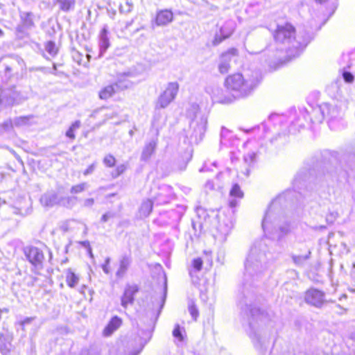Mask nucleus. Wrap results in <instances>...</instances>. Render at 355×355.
<instances>
[{
  "instance_id": "nucleus-12",
  "label": "nucleus",
  "mask_w": 355,
  "mask_h": 355,
  "mask_svg": "<svg viewBox=\"0 0 355 355\" xmlns=\"http://www.w3.org/2000/svg\"><path fill=\"white\" fill-rule=\"evenodd\" d=\"M238 57L237 49L232 48L223 53L220 57L218 63V71L220 73H227L231 67L232 61H235Z\"/></svg>"
},
{
  "instance_id": "nucleus-52",
  "label": "nucleus",
  "mask_w": 355,
  "mask_h": 355,
  "mask_svg": "<svg viewBox=\"0 0 355 355\" xmlns=\"http://www.w3.org/2000/svg\"><path fill=\"white\" fill-rule=\"evenodd\" d=\"M12 71V69L11 67H10L8 65H6L5 67V73L6 75L10 76L11 74Z\"/></svg>"
},
{
  "instance_id": "nucleus-17",
  "label": "nucleus",
  "mask_w": 355,
  "mask_h": 355,
  "mask_svg": "<svg viewBox=\"0 0 355 355\" xmlns=\"http://www.w3.org/2000/svg\"><path fill=\"white\" fill-rule=\"evenodd\" d=\"M99 54L98 57L101 58L107 49L110 47V41L108 38V28L106 25L103 26L99 34Z\"/></svg>"
},
{
  "instance_id": "nucleus-36",
  "label": "nucleus",
  "mask_w": 355,
  "mask_h": 355,
  "mask_svg": "<svg viewBox=\"0 0 355 355\" xmlns=\"http://www.w3.org/2000/svg\"><path fill=\"white\" fill-rule=\"evenodd\" d=\"M14 125L13 121L9 119L4 121L2 124L0 125V134L3 132L9 131L12 128Z\"/></svg>"
},
{
  "instance_id": "nucleus-53",
  "label": "nucleus",
  "mask_w": 355,
  "mask_h": 355,
  "mask_svg": "<svg viewBox=\"0 0 355 355\" xmlns=\"http://www.w3.org/2000/svg\"><path fill=\"white\" fill-rule=\"evenodd\" d=\"M205 187L207 189H214V183L212 181H207L205 184Z\"/></svg>"
},
{
  "instance_id": "nucleus-57",
  "label": "nucleus",
  "mask_w": 355,
  "mask_h": 355,
  "mask_svg": "<svg viewBox=\"0 0 355 355\" xmlns=\"http://www.w3.org/2000/svg\"><path fill=\"white\" fill-rule=\"evenodd\" d=\"M133 21H134V20H133V19H132V20H130V21H127V22L125 23V28H129V27H130V26L133 24Z\"/></svg>"
},
{
  "instance_id": "nucleus-46",
  "label": "nucleus",
  "mask_w": 355,
  "mask_h": 355,
  "mask_svg": "<svg viewBox=\"0 0 355 355\" xmlns=\"http://www.w3.org/2000/svg\"><path fill=\"white\" fill-rule=\"evenodd\" d=\"M125 166L124 164L119 165L116 167L115 170L114 177H117L122 174L125 171Z\"/></svg>"
},
{
  "instance_id": "nucleus-11",
  "label": "nucleus",
  "mask_w": 355,
  "mask_h": 355,
  "mask_svg": "<svg viewBox=\"0 0 355 355\" xmlns=\"http://www.w3.org/2000/svg\"><path fill=\"white\" fill-rule=\"evenodd\" d=\"M275 207L276 203L272 202L265 214L262 221V227L264 232H270L276 230L279 217L275 212Z\"/></svg>"
},
{
  "instance_id": "nucleus-37",
  "label": "nucleus",
  "mask_w": 355,
  "mask_h": 355,
  "mask_svg": "<svg viewBox=\"0 0 355 355\" xmlns=\"http://www.w3.org/2000/svg\"><path fill=\"white\" fill-rule=\"evenodd\" d=\"M278 229L279 231V239L281 237L286 235L287 234H288L291 231L290 225L287 223L284 225H279L278 227Z\"/></svg>"
},
{
  "instance_id": "nucleus-19",
  "label": "nucleus",
  "mask_w": 355,
  "mask_h": 355,
  "mask_svg": "<svg viewBox=\"0 0 355 355\" xmlns=\"http://www.w3.org/2000/svg\"><path fill=\"white\" fill-rule=\"evenodd\" d=\"M142 349V345H137L133 341L128 342L119 349L118 355H139Z\"/></svg>"
},
{
  "instance_id": "nucleus-10",
  "label": "nucleus",
  "mask_w": 355,
  "mask_h": 355,
  "mask_svg": "<svg viewBox=\"0 0 355 355\" xmlns=\"http://www.w3.org/2000/svg\"><path fill=\"white\" fill-rule=\"evenodd\" d=\"M24 254L28 261L35 268H42L44 256L42 250L34 246L26 247L24 248Z\"/></svg>"
},
{
  "instance_id": "nucleus-2",
  "label": "nucleus",
  "mask_w": 355,
  "mask_h": 355,
  "mask_svg": "<svg viewBox=\"0 0 355 355\" xmlns=\"http://www.w3.org/2000/svg\"><path fill=\"white\" fill-rule=\"evenodd\" d=\"M295 35V28L289 23L283 25H278L274 33V38L277 42L288 44L287 53L297 56L302 51L306 46L311 40L310 35L304 32L297 37H293Z\"/></svg>"
},
{
  "instance_id": "nucleus-63",
  "label": "nucleus",
  "mask_w": 355,
  "mask_h": 355,
  "mask_svg": "<svg viewBox=\"0 0 355 355\" xmlns=\"http://www.w3.org/2000/svg\"><path fill=\"white\" fill-rule=\"evenodd\" d=\"M352 338L355 340V331L352 334Z\"/></svg>"
},
{
  "instance_id": "nucleus-21",
  "label": "nucleus",
  "mask_w": 355,
  "mask_h": 355,
  "mask_svg": "<svg viewBox=\"0 0 355 355\" xmlns=\"http://www.w3.org/2000/svg\"><path fill=\"white\" fill-rule=\"evenodd\" d=\"M121 319L117 316L113 317L103 330V336H110L121 324Z\"/></svg>"
},
{
  "instance_id": "nucleus-45",
  "label": "nucleus",
  "mask_w": 355,
  "mask_h": 355,
  "mask_svg": "<svg viewBox=\"0 0 355 355\" xmlns=\"http://www.w3.org/2000/svg\"><path fill=\"white\" fill-rule=\"evenodd\" d=\"M96 168V163H93L89 165L87 168L83 172V175L87 176L89 174H92Z\"/></svg>"
},
{
  "instance_id": "nucleus-9",
  "label": "nucleus",
  "mask_w": 355,
  "mask_h": 355,
  "mask_svg": "<svg viewBox=\"0 0 355 355\" xmlns=\"http://www.w3.org/2000/svg\"><path fill=\"white\" fill-rule=\"evenodd\" d=\"M265 254L261 253L258 254L257 259V249L254 247L250 250V252L246 259L245 268L246 272L249 275L256 273L261 268V262L264 259Z\"/></svg>"
},
{
  "instance_id": "nucleus-1",
  "label": "nucleus",
  "mask_w": 355,
  "mask_h": 355,
  "mask_svg": "<svg viewBox=\"0 0 355 355\" xmlns=\"http://www.w3.org/2000/svg\"><path fill=\"white\" fill-rule=\"evenodd\" d=\"M244 310L250 315V337L256 349L260 353L263 354L266 351L268 344L272 322L266 311L261 310L256 306L245 304Z\"/></svg>"
},
{
  "instance_id": "nucleus-18",
  "label": "nucleus",
  "mask_w": 355,
  "mask_h": 355,
  "mask_svg": "<svg viewBox=\"0 0 355 355\" xmlns=\"http://www.w3.org/2000/svg\"><path fill=\"white\" fill-rule=\"evenodd\" d=\"M243 192L238 184H234L230 191L229 206L231 208L236 207L239 200L243 198Z\"/></svg>"
},
{
  "instance_id": "nucleus-50",
  "label": "nucleus",
  "mask_w": 355,
  "mask_h": 355,
  "mask_svg": "<svg viewBox=\"0 0 355 355\" xmlns=\"http://www.w3.org/2000/svg\"><path fill=\"white\" fill-rule=\"evenodd\" d=\"M33 320H34V318H32V317L26 318L24 320H22L20 324L21 326H24L27 324L31 323Z\"/></svg>"
},
{
  "instance_id": "nucleus-22",
  "label": "nucleus",
  "mask_w": 355,
  "mask_h": 355,
  "mask_svg": "<svg viewBox=\"0 0 355 355\" xmlns=\"http://www.w3.org/2000/svg\"><path fill=\"white\" fill-rule=\"evenodd\" d=\"M157 147V141L151 140L148 144H146L142 150L141 159L143 161L148 160L151 155L154 153L155 148Z\"/></svg>"
},
{
  "instance_id": "nucleus-20",
  "label": "nucleus",
  "mask_w": 355,
  "mask_h": 355,
  "mask_svg": "<svg viewBox=\"0 0 355 355\" xmlns=\"http://www.w3.org/2000/svg\"><path fill=\"white\" fill-rule=\"evenodd\" d=\"M173 19V13L169 10H162L157 12L155 23L157 26H166Z\"/></svg>"
},
{
  "instance_id": "nucleus-3",
  "label": "nucleus",
  "mask_w": 355,
  "mask_h": 355,
  "mask_svg": "<svg viewBox=\"0 0 355 355\" xmlns=\"http://www.w3.org/2000/svg\"><path fill=\"white\" fill-rule=\"evenodd\" d=\"M259 82L257 73L256 77L248 79L238 73L227 77L225 85L235 98H243L250 94Z\"/></svg>"
},
{
  "instance_id": "nucleus-13",
  "label": "nucleus",
  "mask_w": 355,
  "mask_h": 355,
  "mask_svg": "<svg viewBox=\"0 0 355 355\" xmlns=\"http://www.w3.org/2000/svg\"><path fill=\"white\" fill-rule=\"evenodd\" d=\"M305 302L315 307L320 308L327 302L324 299V293L315 289L310 288L304 296Z\"/></svg>"
},
{
  "instance_id": "nucleus-38",
  "label": "nucleus",
  "mask_w": 355,
  "mask_h": 355,
  "mask_svg": "<svg viewBox=\"0 0 355 355\" xmlns=\"http://www.w3.org/2000/svg\"><path fill=\"white\" fill-rule=\"evenodd\" d=\"M116 162V159L112 155H106L103 159V163L105 166L108 167H112L114 166Z\"/></svg>"
},
{
  "instance_id": "nucleus-4",
  "label": "nucleus",
  "mask_w": 355,
  "mask_h": 355,
  "mask_svg": "<svg viewBox=\"0 0 355 355\" xmlns=\"http://www.w3.org/2000/svg\"><path fill=\"white\" fill-rule=\"evenodd\" d=\"M322 112L327 114L328 123L331 129L338 130L345 127L343 120L344 110L341 105L325 104Z\"/></svg>"
},
{
  "instance_id": "nucleus-41",
  "label": "nucleus",
  "mask_w": 355,
  "mask_h": 355,
  "mask_svg": "<svg viewBox=\"0 0 355 355\" xmlns=\"http://www.w3.org/2000/svg\"><path fill=\"white\" fill-rule=\"evenodd\" d=\"M110 261H111L110 257H106L105 259L104 263L102 264V266H101L103 271L107 275H109L111 272L110 266Z\"/></svg>"
},
{
  "instance_id": "nucleus-54",
  "label": "nucleus",
  "mask_w": 355,
  "mask_h": 355,
  "mask_svg": "<svg viewBox=\"0 0 355 355\" xmlns=\"http://www.w3.org/2000/svg\"><path fill=\"white\" fill-rule=\"evenodd\" d=\"M49 72L53 75H55V76L57 75V65L55 63L53 64V70L51 71H49Z\"/></svg>"
},
{
  "instance_id": "nucleus-62",
  "label": "nucleus",
  "mask_w": 355,
  "mask_h": 355,
  "mask_svg": "<svg viewBox=\"0 0 355 355\" xmlns=\"http://www.w3.org/2000/svg\"><path fill=\"white\" fill-rule=\"evenodd\" d=\"M88 252H89V254L90 257H93V254H92L91 248H89Z\"/></svg>"
},
{
  "instance_id": "nucleus-55",
  "label": "nucleus",
  "mask_w": 355,
  "mask_h": 355,
  "mask_svg": "<svg viewBox=\"0 0 355 355\" xmlns=\"http://www.w3.org/2000/svg\"><path fill=\"white\" fill-rule=\"evenodd\" d=\"M280 117L277 114H272L269 116V120L271 121H275L277 119H279Z\"/></svg>"
},
{
  "instance_id": "nucleus-27",
  "label": "nucleus",
  "mask_w": 355,
  "mask_h": 355,
  "mask_svg": "<svg viewBox=\"0 0 355 355\" xmlns=\"http://www.w3.org/2000/svg\"><path fill=\"white\" fill-rule=\"evenodd\" d=\"M114 85H108L102 89L99 92L101 99L106 100L110 98L115 92Z\"/></svg>"
},
{
  "instance_id": "nucleus-14",
  "label": "nucleus",
  "mask_w": 355,
  "mask_h": 355,
  "mask_svg": "<svg viewBox=\"0 0 355 355\" xmlns=\"http://www.w3.org/2000/svg\"><path fill=\"white\" fill-rule=\"evenodd\" d=\"M139 288L137 285L128 284L124 290V293L121 297V305L126 308L128 304H132L135 300V295L138 292Z\"/></svg>"
},
{
  "instance_id": "nucleus-8",
  "label": "nucleus",
  "mask_w": 355,
  "mask_h": 355,
  "mask_svg": "<svg viewBox=\"0 0 355 355\" xmlns=\"http://www.w3.org/2000/svg\"><path fill=\"white\" fill-rule=\"evenodd\" d=\"M166 282H165L163 292L153 296L150 299V304H148L146 311L150 316L156 318L159 316L166 301Z\"/></svg>"
},
{
  "instance_id": "nucleus-16",
  "label": "nucleus",
  "mask_w": 355,
  "mask_h": 355,
  "mask_svg": "<svg viewBox=\"0 0 355 355\" xmlns=\"http://www.w3.org/2000/svg\"><path fill=\"white\" fill-rule=\"evenodd\" d=\"M64 198L60 197L54 191L47 192L43 194L40 198V202L44 207H51L59 205Z\"/></svg>"
},
{
  "instance_id": "nucleus-34",
  "label": "nucleus",
  "mask_w": 355,
  "mask_h": 355,
  "mask_svg": "<svg viewBox=\"0 0 355 355\" xmlns=\"http://www.w3.org/2000/svg\"><path fill=\"white\" fill-rule=\"evenodd\" d=\"M46 51L52 56H55L58 53V48L54 42L49 41L45 45Z\"/></svg>"
},
{
  "instance_id": "nucleus-24",
  "label": "nucleus",
  "mask_w": 355,
  "mask_h": 355,
  "mask_svg": "<svg viewBox=\"0 0 355 355\" xmlns=\"http://www.w3.org/2000/svg\"><path fill=\"white\" fill-rule=\"evenodd\" d=\"M232 227L231 223H220L218 226V239L221 241L226 239L227 236L230 234Z\"/></svg>"
},
{
  "instance_id": "nucleus-26",
  "label": "nucleus",
  "mask_w": 355,
  "mask_h": 355,
  "mask_svg": "<svg viewBox=\"0 0 355 355\" xmlns=\"http://www.w3.org/2000/svg\"><path fill=\"white\" fill-rule=\"evenodd\" d=\"M60 10L68 12L74 9L76 0H56Z\"/></svg>"
},
{
  "instance_id": "nucleus-29",
  "label": "nucleus",
  "mask_w": 355,
  "mask_h": 355,
  "mask_svg": "<svg viewBox=\"0 0 355 355\" xmlns=\"http://www.w3.org/2000/svg\"><path fill=\"white\" fill-rule=\"evenodd\" d=\"M80 127V121H76L73 122L71 125L69 127L68 130L66 132V136L71 139H74L76 136L74 132L78 130Z\"/></svg>"
},
{
  "instance_id": "nucleus-64",
  "label": "nucleus",
  "mask_w": 355,
  "mask_h": 355,
  "mask_svg": "<svg viewBox=\"0 0 355 355\" xmlns=\"http://www.w3.org/2000/svg\"><path fill=\"white\" fill-rule=\"evenodd\" d=\"M3 31L0 28V37L3 36Z\"/></svg>"
},
{
  "instance_id": "nucleus-7",
  "label": "nucleus",
  "mask_w": 355,
  "mask_h": 355,
  "mask_svg": "<svg viewBox=\"0 0 355 355\" xmlns=\"http://www.w3.org/2000/svg\"><path fill=\"white\" fill-rule=\"evenodd\" d=\"M179 91L177 82L168 83L166 89L160 94L155 103V109L166 108L176 97Z\"/></svg>"
},
{
  "instance_id": "nucleus-6",
  "label": "nucleus",
  "mask_w": 355,
  "mask_h": 355,
  "mask_svg": "<svg viewBox=\"0 0 355 355\" xmlns=\"http://www.w3.org/2000/svg\"><path fill=\"white\" fill-rule=\"evenodd\" d=\"M19 22L16 26V33L19 38L23 39L28 37L29 31L35 27L36 15L31 11L19 10Z\"/></svg>"
},
{
  "instance_id": "nucleus-32",
  "label": "nucleus",
  "mask_w": 355,
  "mask_h": 355,
  "mask_svg": "<svg viewBox=\"0 0 355 355\" xmlns=\"http://www.w3.org/2000/svg\"><path fill=\"white\" fill-rule=\"evenodd\" d=\"M87 188H88L87 183L82 182L80 184L73 186L70 189V192H71V193H73V194L79 193L84 191Z\"/></svg>"
},
{
  "instance_id": "nucleus-59",
  "label": "nucleus",
  "mask_w": 355,
  "mask_h": 355,
  "mask_svg": "<svg viewBox=\"0 0 355 355\" xmlns=\"http://www.w3.org/2000/svg\"><path fill=\"white\" fill-rule=\"evenodd\" d=\"M37 70L44 72V73L47 72L45 67H40L37 69Z\"/></svg>"
},
{
  "instance_id": "nucleus-39",
  "label": "nucleus",
  "mask_w": 355,
  "mask_h": 355,
  "mask_svg": "<svg viewBox=\"0 0 355 355\" xmlns=\"http://www.w3.org/2000/svg\"><path fill=\"white\" fill-rule=\"evenodd\" d=\"M202 260L201 258H196L192 261L193 270L196 272H199L202 269Z\"/></svg>"
},
{
  "instance_id": "nucleus-43",
  "label": "nucleus",
  "mask_w": 355,
  "mask_h": 355,
  "mask_svg": "<svg viewBox=\"0 0 355 355\" xmlns=\"http://www.w3.org/2000/svg\"><path fill=\"white\" fill-rule=\"evenodd\" d=\"M337 212H329L326 216V220L328 223H333L338 217Z\"/></svg>"
},
{
  "instance_id": "nucleus-61",
  "label": "nucleus",
  "mask_w": 355,
  "mask_h": 355,
  "mask_svg": "<svg viewBox=\"0 0 355 355\" xmlns=\"http://www.w3.org/2000/svg\"><path fill=\"white\" fill-rule=\"evenodd\" d=\"M317 3H323L327 2L328 0H315Z\"/></svg>"
},
{
  "instance_id": "nucleus-60",
  "label": "nucleus",
  "mask_w": 355,
  "mask_h": 355,
  "mask_svg": "<svg viewBox=\"0 0 355 355\" xmlns=\"http://www.w3.org/2000/svg\"><path fill=\"white\" fill-rule=\"evenodd\" d=\"M281 355H294L291 352H286L282 353Z\"/></svg>"
},
{
  "instance_id": "nucleus-40",
  "label": "nucleus",
  "mask_w": 355,
  "mask_h": 355,
  "mask_svg": "<svg viewBox=\"0 0 355 355\" xmlns=\"http://www.w3.org/2000/svg\"><path fill=\"white\" fill-rule=\"evenodd\" d=\"M173 336L178 339L179 341L183 340V336L180 330V327L179 324H176L173 331Z\"/></svg>"
},
{
  "instance_id": "nucleus-23",
  "label": "nucleus",
  "mask_w": 355,
  "mask_h": 355,
  "mask_svg": "<svg viewBox=\"0 0 355 355\" xmlns=\"http://www.w3.org/2000/svg\"><path fill=\"white\" fill-rule=\"evenodd\" d=\"M66 282L70 288H74L79 282V276L76 275L71 268H68L65 271Z\"/></svg>"
},
{
  "instance_id": "nucleus-48",
  "label": "nucleus",
  "mask_w": 355,
  "mask_h": 355,
  "mask_svg": "<svg viewBox=\"0 0 355 355\" xmlns=\"http://www.w3.org/2000/svg\"><path fill=\"white\" fill-rule=\"evenodd\" d=\"M94 204V200L93 198H87L84 200L83 206L85 207H91Z\"/></svg>"
},
{
  "instance_id": "nucleus-58",
  "label": "nucleus",
  "mask_w": 355,
  "mask_h": 355,
  "mask_svg": "<svg viewBox=\"0 0 355 355\" xmlns=\"http://www.w3.org/2000/svg\"><path fill=\"white\" fill-rule=\"evenodd\" d=\"M82 244L85 246V247H89V241H83L82 243Z\"/></svg>"
},
{
  "instance_id": "nucleus-35",
  "label": "nucleus",
  "mask_w": 355,
  "mask_h": 355,
  "mask_svg": "<svg viewBox=\"0 0 355 355\" xmlns=\"http://www.w3.org/2000/svg\"><path fill=\"white\" fill-rule=\"evenodd\" d=\"M131 86V83L125 78L119 79L117 83L114 85V87L119 89H125Z\"/></svg>"
},
{
  "instance_id": "nucleus-42",
  "label": "nucleus",
  "mask_w": 355,
  "mask_h": 355,
  "mask_svg": "<svg viewBox=\"0 0 355 355\" xmlns=\"http://www.w3.org/2000/svg\"><path fill=\"white\" fill-rule=\"evenodd\" d=\"M10 344L8 345L6 343H2L0 344V352L3 355H7L10 352Z\"/></svg>"
},
{
  "instance_id": "nucleus-56",
  "label": "nucleus",
  "mask_w": 355,
  "mask_h": 355,
  "mask_svg": "<svg viewBox=\"0 0 355 355\" xmlns=\"http://www.w3.org/2000/svg\"><path fill=\"white\" fill-rule=\"evenodd\" d=\"M116 116V112H112V113H110V114H107L105 115V116H106V119H112V118H114V116Z\"/></svg>"
},
{
  "instance_id": "nucleus-15",
  "label": "nucleus",
  "mask_w": 355,
  "mask_h": 355,
  "mask_svg": "<svg viewBox=\"0 0 355 355\" xmlns=\"http://www.w3.org/2000/svg\"><path fill=\"white\" fill-rule=\"evenodd\" d=\"M132 261V257L130 254H125L119 257V267L116 272V277L117 278L121 279L125 275L131 266Z\"/></svg>"
},
{
  "instance_id": "nucleus-44",
  "label": "nucleus",
  "mask_w": 355,
  "mask_h": 355,
  "mask_svg": "<svg viewBox=\"0 0 355 355\" xmlns=\"http://www.w3.org/2000/svg\"><path fill=\"white\" fill-rule=\"evenodd\" d=\"M343 77L345 81L347 83H352L354 80L353 74L348 71H344L343 73Z\"/></svg>"
},
{
  "instance_id": "nucleus-49",
  "label": "nucleus",
  "mask_w": 355,
  "mask_h": 355,
  "mask_svg": "<svg viewBox=\"0 0 355 355\" xmlns=\"http://www.w3.org/2000/svg\"><path fill=\"white\" fill-rule=\"evenodd\" d=\"M255 157V153H251L245 156L244 159L245 162H253Z\"/></svg>"
},
{
  "instance_id": "nucleus-5",
  "label": "nucleus",
  "mask_w": 355,
  "mask_h": 355,
  "mask_svg": "<svg viewBox=\"0 0 355 355\" xmlns=\"http://www.w3.org/2000/svg\"><path fill=\"white\" fill-rule=\"evenodd\" d=\"M191 111L194 117L190 123V129L193 131L191 137H194L196 141L201 140L206 131L207 119L199 112L197 105L191 106Z\"/></svg>"
},
{
  "instance_id": "nucleus-28",
  "label": "nucleus",
  "mask_w": 355,
  "mask_h": 355,
  "mask_svg": "<svg viewBox=\"0 0 355 355\" xmlns=\"http://www.w3.org/2000/svg\"><path fill=\"white\" fill-rule=\"evenodd\" d=\"M134 4L132 0H125L119 5V12L122 14H128L132 12Z\"/></svg>"
},
{
  "instance_id": "nucleus-31",
  "label": "nucleus",
  "mask_w": 355,
  "mask_h": 355,
  "mask_svg": "<svg viewBox=\"0 0 355 355\" xmlns=\"http://www.w3.org/2000/svg\"><path fill=\"white\" fill-rule=\"evenodd\" d=\"M188 310H189V312L191 314V317L193 318V319L194 320H196L199 315V312H198L196 305L195 304V303L193 300H190L189 302Z\"/></svg>"
},
{
  "instance_id": "nucleus-25",
  "label": "nucleus",
  "mask_w": 355,
  "mask_h": 355,
  "mask_svg": "<svg viewBox=\"0 0 355 355\" xmlns=\"http://www.w3.org/2000/svg\"><path fill=\"white\" fill-rule=\"evenodd\" d=\"M153 206V202L151 200L147 199L144 200L139 209L140 216L143 217H147L149 216L152 211Z\"/></svg>"
},
{
  "instance_id": "nucleus-51",
  "label": "nucleus",
  "mask_w": 355,
  "mask_h": 355,
  "mask_svg": "<svg viewBox=\"0 0 355 355\" xmlns=\"http://www.w3.org/2000/svg\"><path fill=\"white\" fill-rule=\"evenodd\" d=\"M229 134V130L225 128L222 127L221 132H220V137L221 138H225L227 135Z\"/></svg>"
},
{
  "instance_id": "nucleus-47",
  "label": "nucleus",
  "mask_w": 355,
  "mask_h": 355,
  "mask_svg": "<svg viewBox=\"0 0 355 355\" xmlns=\"http://www.w3.org/2000/svg\"><path fill=\"white\" fill-rule=\"evenodd\" d=\"M114 216V214H112L111 212H107L102 216L101 221L103 223H105V222L108 221L110 218H113Z\"/></svg>"
},
{
  "instance_id": "nucleus-33",
  "label": "nucleus",
  "mask_w": 355,
  "mask_h": 355,
  "mask_svg": "<svg viewBox=\"0 0 355 355\" xmlns=\"http://www.w3.org/2000/svg\"><path fill=\"white\" fill-rule=\"evenodd\" d=\"M310 254L311 252L309 251L306 255H293L292 259L296 265L301 266L309 258Z\"/></svg>"
},
{
  "instance_id": "nucleus-30",
  "label": "nucleus",
  "mask_w": 355,
  "mask_h": 355,
  "mask_svg": "<svg viewBox=\"0 0 355 355\" xmlns=\"http://www.w3.org/2000/svg\"><path fill=\"white\" fill-rule=\"evenodd\" d=\"M31 118H32V116H23L15 117L13 119L14 125L15 126H22L28 125Z\"/></svg>"
}]
</instances>
